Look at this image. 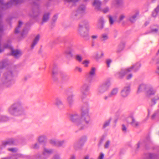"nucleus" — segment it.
Returning <instances> with one entry per match:
<instances>
[{
	"label": "nucleus",
	"instance_id": "1",
	"mask_svg": "<svg viewBox=\"0 0 159 159\" xmlns=\"http://www.w3.org/2000/svg\"><path fill=\"white\" fill-rule=\"evenodd\" d=\"M89 107L88 102L84 103L81 108V116L77 113L69 115L70 120L74 123L79 130H82L87 127L86 125L90 123V117L89 113Z\"/></svg>",
	"mask_w": 159,
	"mask_h": 159
},
{
	"label": "nucleus",
	"instance_id": "2",
	"mask_svg": "<svg viewBox=\"0 0 159 159\" xmlns=\"http://www.w3.org/2000/svg\"><path fill=\"white\" fill-rule=\"evenodd\" d=\"M7 112L14 116H22L25 115L23 103L20 101H17L12 104L8 108Z\"/></svg>",
	"mask_w": 159,
	"mask_h": 159
},
{
	"label": "nucleus",
	"instance_id": "3",
	"mask_svg": "<svg viewBox=\"0 0 159 159\" xmlns=\"http://www.w3.org/2000/svg\"><path fill=\"white\" fill-rule=\"evenodd\" d=\"M88 30L89 29V23L86 21H84L81 22L79 25V27L78 29L79 34L80 36L83 38H87L89 36V34L88 31H85L84 30V27Z\"/></svg>",
	"mask_w": 159,
	"mask_h": 159
},
{
	"label": "nucleus",
	"instance_id": "4",
	"mask_svg": "<svg viewBox=\"0 0 159 159\" xmlns=\"http://www.w3.org/2000/svg\"><path fill=\"white\" fill-rule=\"evenodd\" d=\"M141 66L139 63H137L135 65H134L131 67L125 69H122L121 72L119 74V77L121 78L125 74L128 73L129 72L134 71V72L138 70Z\"/></svg>",
	"mask_w": 159,
	"mask_h": 159
},
{
	"label": "nucleus",
	"instance_id": "5",
	"mask_svg": "<svg viewBox=\"0 0 159 159\" xmlns=\"http://www.w3.org/2000/svg\"><path fill=\"white\" fill-rule=\"evenodd\" d=\"M111 84V83L109 81H107L99 85L97 90L98 95L102 94L108 90Z\"/></svg>",
	"mask_w": 159,
	"mask_h": 159
},
{
	"label": "nucleus",
	"instance_id": "6",
	"mask_svg": "<svg viewBox=\"0 0 159 159\" xmlns=\"http://www.w3.org/2000/svg\"><path fill=\"white\" fill-rule=\"evenodd\" d=\"M53 152V150L52 149L44 148L42 152V155L39 153L35 155V158L36 159H47Z\"/></svg>",
	"mask_w": 159,
	"mask_h": 159
},
{
	"label": "nucleus",
	"instance_id": "7",
	"mask_svg": "<svg viewBox=\"0 0 159 159\" xmlns=\"http://www.w3.org/2000/svg\"><path fill=\"white\" fill-rule=\"evenodd\" d=\"M85 9V7L84 5L80 6L77 11H74L72 13L71 17L75 19H79L81 16L82 14L84 12Z\"/></svg>",
	"mask_w": 159,
	"mask_h": 159
},
{
	"label": "nucleus",
	"instance_id": "8",
	"mask_svg": "<svg viewBox=\"0 0 159 159\" xmlns=\"http://www.w3.org/2000/svg\"><path fill=\"white\" fill-rule=\"evenodd\" d=\"M4 48H8L11 49V54L16 58L19 57L21 55V52L18 50H14L11 45L10 43L8 42L7 44H5L4 45Z\"/></svg>",
	"mask_w": 159,
	"mask_h": 159
},
{
	"label": "nucleus",
	"instance_id": "9",
	"mask_svg": "<svg viewBox=\"0 0 159 159\" xmlns=\"http://www.w3.org/2000/svg\"><path fill=\"white\" fill-rule=\"evenodd\" d=\"M130 90L129 86H127L124 87L121 90L120 95L123 98H125L129 95Z\"/></svg>",
	"mask_w": 159,
	"mask_h": 159
},
{
	"label": "nucleus",
	"instance_id": "10",
	"mask_svg": "<svg viewBox=\"0 0 159 159\" xmlns=\"http://www.w3.org/2000/svg\"><path fill=\"white\" fill-rule=\"evenodd\" d=\"M49 142L53 146L57 147H61L66 142V141L64 140H58L55 139H52L50 140Z\"/></svg>",
	"mask_w": 159,
	"mask_h": 159
},
{
	"label": "nucleus",
	"instance_id": "11",
	"mask_svg": "<svg viewBox=\"0 0 159 159\" xmlns=\"http://www.w3.org/2000/svg\"><path fill=\"white\" fill-rule=\"evenodd\" d=\"M16 141V139H11L6 141L3 142L2 145L0 146V149H2L7 145L15 144Z\"/></svg>",
	"mask_w": 159,
	"mask_h": 159
},
{
	"label": "nucleus",
	"instance_id": "12",
	"mask_svg": "<svg viewBox=\"0 0 159 159\" xmlns=\"http://www.w3.org/2000/svg\"><path fill=\"white\" fill-rule=\"evenodd\" d=\"M89 86L88 84H84L80 88V91L82 94L81 98L83 99L87 95L86 93L89 90Z\"/></svg>",
	"mask_w": 159,
	"mask_h": 159
},
{
	"label": "nucleus",
	"instance_id": "13",
	"mask_svg": "<svg viewBox=\"0 0 159 159\" xmlns=\"http://www.w3.org/2000/svg\"><path fill=\"white\" fill-rule=\"evenodd\" d=\"M128 123L131 124L134 127H137L139 125V123L136 121L132 116H129L127 119Z\"/></svg>",
	"mask_w": 159,
	"mask_h": 159
},
{
	"label": "nucleus",
	"instance_id": "14",
	"mask_svg": "<svg viewBox=\"0 0 159 159\" xmlns=\"http://www.w3.org/2000/svg\"><path fill=\"white\" fill-rule=\"evenodd\" d=\"M149 87V85L143 83L139 85L137 91V93H139L143 92H145Z\"/></svg>",
	"mask_w": 159,
	"mask_h": 159
},
{
	"label": "nucleus",
	"instance_id": "15",
	"mask_svg": "<svg viewBox=\"0 0 159 159\" xmlns=\"http://www.w3.org/2000/svg\"><path fill=\"white\" fill-rule=\"evenodd\" d=\"M96 68L95 67H92L89 71L88 76V79L89 80L91 81L93 77L95 76L96 74Z\"/></svg>",
	"mask_w": 159,
	"mask_h": 159
},
{
	"label": "nucleus",
	"instance_id": "16",
	"mask_svg": "<svg viewBox=\"0 0 159 159\" xmlns=\"http://www.w3.org/2000/svg\"><path fill=\"white\" fill-rule=\"evenodd\" d=\"M99 39L101 42H105L109 39V33L107 32L102 34L100 36Z\"/></svg>",
	"mask_w": 159,
	"mask_h": 159
},
{
	"label": "nucleus",
	"instance_id": "17",
	"mask_svg": "<svg viewBox=\"0 0 159 159\" xmlns=\"http://www.w3.org/2000/svg\"><path fill=\"white\" fill-rule=\"evenodd\" d=\"M12 75L11 72L10 71L4 74V76L7 81V83H6L7 85L8 83L11 84V83L12 82L11 81V79L12 78Z\"/></svg>",
	"mask_w": 159,
	"mask_h": 159
},
{
	"label": "nucleus",
	"instance_id": "18",
	"mask_svg": "<svg viewBox=\"0 0 159 159\" xmlns=\"http://www.w3.org/2000/svg\"><path fill=\"white\" fill-rule=\"evenodd\" d=\"M156 93V90L153 89L150 85L148 89L146 90L145 93L147 96L149 97L152 95H154Z\"/></svg>",
	"mask_w": 159,
	"mask_h": 159
},
{
	"label": "nucleus",
	"instance_id": "19",
	"mask_svg": "<svg viewBox=\"0 0 159 159\" xmlns=\"http://www.w3.org/2000/svg\"><path fill=\"white\" fill-rule=\"evenodd\" d=\"M104 19L102 17H100L98 20V23L97 25V27L98 29L101 30L104 27Z\"/></svg>",
	"mask_w": 159,
	"mask_h": 159
},
{
	"label": "nucleus",
	"instance_id": "20",
	"mask_svg": "<svg viewBox=\"0 0 159 159\" xmlns=\"http://www.w3.org/2000/svg\"><path fill=\"white\" fill-rule=\"evenodd\" d=\"M119 90L118 88L115 87L113 88L109 93L111 97H115L117 95Z\"/></svg>",
	"mask_w": 159,
	"mask_h": 159
},
{
	"label": "nucleus",
	"instance_id": "21",
	"mask_svg": "<svg viewBox=\"0 0 159 159\" xmlns=\"http://www.w3.org/2000/svg\"><path fill=\"white\" fill-rule=\"evenodd\" d=\"M40 37V35L39 34H38L35 37L31 46V49H33L34 47L37 43Z\"/></svg>",
	"mask_w": 159,
	"mask_h": 159
},
{
	"label": "nucleus",
	"instance_id": "22",
	"mask_svg": "<svg viewBox=\"0 0 159 159\" xmlns=\"http://www.w3.org/2000/svg\"><path fill=\"white\" fill-rule=\"evenodd\" d=\"M138 14V13L136 12L134 14L131 15L129 18L128 20L131 23H134L136 19V17Z\"/></svg>",
	"mask_w": 159,
	"mask_h": 159
},
{
	"label": "nucleus",
	"instance_id": "23",
	"mask_svg": "<svg viewBox=\"0 0 159 159\" xmlns=\"http://www.w3.org/2000/svg\"><path fill=\"white\" fill-rule=\"evenodd\" d=\"M74 95L73 94L69 95L67 98V102L69 105L71 107L74 104V100L73 97Z\"/></svg>",
	"mask_w": 159,
	"mask_h": 159
},
{
	"label": "nucleus",
	"instance_id": "24",
	"mask_svg": "<svg viewBox=\"0 0 159 159\" xmlns=\"http://www.w3.org/2000/svg\"><path fill=\"white\" fill-rule=\"evenodd\" d=\"M93 6L95 7V8L98 10H101L100 6L101 2L98 0H95L93 3Z\"/></svg>",
	"mask_w": 159,
	"mask_h": 159
},
{
	"label": "nucleus",
	"instance_id": "25",
	"mask_svg": "<svg viewBox=\"0 0 159 159\" xmlns=\"http://www.w3.org/2000/svg\"><path fill=\"white\" fill-rule=\"evenodd\" d=\"M123 3V0H114L112 3V6L115 7L117 5L118 6L122 5Z\"/></svg>",
	"mask_w": 159,
	"mask_h": 159
},
{
	"label": "nucleus",
	"instance_id": "26",
	"mask_svg": "<svg viewBox=\"0 0 159 159\" xmlns=\"http://www.w3.org/2000/svg\"><path fill=\"white\" fill-rule=\"evenodd\" d=\"M86 138L84 137L82 138L79 140V141L76 142L74 144V147H76L77 146L80 145L81 144L82 142H84L86 141Z\"/></svg>",
	"mask_w": 159,
	"mask_h": 159
},
{
	"label": "nucleus",
	"instance_id": "27",
	"mask_svg": "<svg viewBox=\"0 0 159 159\" xmlns=\"http://www.w3.org/2000/svg\"><path fill=\"white\" fill-rule=\"evenodd\" d=\"M104 55L103 52H97L95 55L94 56V57L95 59L98 61L99 59L101 58Z\"/></svg>",
	"mask_w": 159,
	"mask_h": 159
},
{
	"label": "nucleus",
	"instance_id": "28",
	"mask_svg": "<svg viewBox=\"0 0 159 159\" xmlns=\"http://www.w3.org/2000/svg\"><path fill=\"white\" fill-rule=\"evenodd\" d=\"M54 104L58 107L63 105V103L61 99L59 98H56Z\"/></svg>",
	"mask_w": 159,
	"mask_h": 159
},
{
	"label": "nucleus",
	"instance_id": "29",
	"mask_svg": "<svg viewBox=\"0 0 159 159\" xmlns=\"http://www.w3.org/2000/svg\"><path fill=\"white\" fill-rule=\"evenodd\" d=\"M120 72H121V71L118 74H117L116 75V76H117V77H118V78H120V79H122L124 77V75H126V79L127 80H130V79H131L133 77V75H132V73H130L131 72H129L128 73L125 74L122 77V78H120L119 77V74L120 73Z\"/></svg>",
	"mask_w": 159,
	"mask_h": 159
},
{
	"label": "nucleus",
	"instance_id": "30",
	"mask_svg": "<svg viewBox=\"0 0 159 159\" xmlns=\"http://www.w3.org/2000/svg\"><path fill=\"white\" fill-rule=\"evenodd\" d=\"M47 139V137L45 135H42L39 137L38 140L39 143H42L45 142Z\"/></svg>",
	"mask_w": 159,
	"mask_h": 159
},
{
	"label": "nucleus",
	"instance_id": "31",
	"mask_svg": "<svg viewBox=\"0 0 159 159\" xmlns=\"http://www.w3.org/2000/svg\"><path fill=\"white\" fill-rule=\"evenodd\" d=\"M49 15L50 13L49 12L45 13L44 14L43 18V22H46L48 20L49 17Z\"/></svg>",
	"mask_w": 159,
	"mask_h": 159
},
{
	"label": "nucleus",
	"instance_id": "32",
	"mask_svg": "<svg viewBox=\"0 0 159 159\" xmlns=\"http://www.w3.org/2000/svg\"><path fill=\"white\" fill-rule=\"evenodd\" d=\"M111 120L112 118L111 117H110L105 121L103 126V127L104 128H106L109 125Z\"/></svg>",
	"mask_w": 159,
	"mask_h": 159
},
{
	"label": "nucleus",
	"instance_id": "33",
	"mask_svg": "<svg viewBox=\"0 0 159 159\" xmlns=\"http://www.w3.org/2000/svg\"><path fill=\"white\" fill-rule=\"evenodd\" d=\"M9 120V118L5 116L1 115L0 116V121L5 122Z\"/></svg>",
	"mask_w": 159,
	"mask_h": 159
},
{
	"label": "nucleus",
	"instance_id": "34",
	"mask_svg": "<svg viewBox=\"0 0 159 159\" xmlns=\"http://www.w3.org/2000/svg\"><path fill=\"white\" fill-rule=\"evenodd\" d=\"M108 17L109 19V23L110 25L113 24L114 22V19H116V17L115 16H112L111 15H109Z\"/></svg>",
	"mask_w": 159,
	"mask_h": 159
},
{
	"label": "nucleus",
	"instance_id": "35",
	"mask_svg": "<svg viewBox=\"0 0 159 159\" xmlns=\"http://www.w3.org/2000/svg\"><path fill=\"white\" fill-rule=\"evenodd\" d=\"M159 12V6H158L157 8H155L153 11L152 13V15L153 17H156L157 13Z\"/></svg>",
	"mask_w": 159,
	"mask_h": 159
},
{
	"label": "nucleus",
	"instance_id": "36",
	"mask_svg": "<svg viewBox=\"0 0 159 159\" xmlns=\"http://www.w3.org/2000/svg\"><path fill=\"white\" fill-rule=\"evenodd\" d=\"M22 25V22L21 21H19V24L17 27H16L15 30V32L16 33H18L19 32V29Z\"/></svg>",
	"mask_w": 159,
	"mask_h": 159
},
{
	"label": "nucleus",
	"instance_id": "37",
	"mask_svg": "<svg viewBox=\"0 0 159 159\" xmlns=\"http://www.w3.org/2000/svg\"><path fill=\"white\" fill-rule=\"evenodd\" d=\"M13 159H17V158L19 157L23 158L24 157V155L20 154H17L16 155L12 156Z\"/></svg>",
	"mask_w": 159,
	"mask_h": 159
},
{
	"label": "nucleus",
	"instance_id": "38",
	"mask_svg": "<svg viewBox=\"0 0 159 159\" xmlns=\"http://www.w3.org/2000/svg\"><path fill=\"white\" fill-rule=\"evenodd\" d=\"M154 157L155 155L152 154L148 153L146 155V157L148 159H152Z\"/></svg>",
	"mask_w": 159,
	"mask_h": 159
},
{
	"label": "nucleus",
	"instance_id": "39",
	"mask_svg": "<svg viewBox=\"0 0 159 159\" xmlns=\"http://www.w3.org/2000/svg\"><path fill=\"white\" fill-rule=\"evenodd\" d=\"M125 17L126 16L125 14H121L119 17L118 22H120L122 21L125 18Z\"/></svg>",
	"mask_w": 159,
	"mask_h": 159
},
{
	"label": "nucleus",
	"instance_id": "40",
	"mask_svg": "<svg viewBox=\"0 0 159 159\" xmlns=\"http://www.w3.org/2000/svg\"><path fill=\"white\" fill-rule=\"evenodd\" d=\"M98 37V35H93L91 36V38L93 39L92 45V46H93L95 45L94 40L97 39Z\"/></svg>",
	"mask_w": 159,
	"mask_h": 159
},
{
	"label": "nucleus",
	"instance_id": "41",
	"mask_svg": "<svg viewBox=\"0 0 159 159\" xmlns=\"http://www.w3.org/2000/svg\"><path fill=\"white\" fill-rule=\"evenodd\" d=\"M158 100H159V94L157 95L152 100V102L153 104H154L156 103V101Z\"/></svg>",
	"mask_w": 159,
	"mask_h": 159
},
{
	"label": "nucleus",
	"instance_id": "42",
	"mask_svg": "<svg viewBox=\"0 0 159 159\" xmlns=\"http://www.w3.org/2000/svg\"><path fill=\"white\" fill-rule=\"evenodd\" d=\"M28 30L26 28L24 29L22 33H21V35L22 37H24L27 34L28 32Z\"/></svg>",
	"mask_w": 159,
	"mask_h": 159
},
{
	"label": "nucleus",
	"instance_id": "43",
	"mask_svg": "<svg viewBox=\"0 0 159 159\" xmlns=\"http://www.w3.org/2000/svg\"><path fill=\"white\" fill-rule=\"evenodd\" d=\"M39 148V144L38 143H36L31 146V148L34 149H37Z\"/></svg>",
	"mask_w": 159,
	"mask_h": 159
},
{
	"label": "nucleus",
	"instance_id": "44",
	"mask_svg": "<svg viewBox=\"0 0 159 159\" xmlns=\"http://www.w3.org/2000/svg\"><path fill=\"white\" fill-rule=\"evenodd\" d=\"M75 58L76 60L79 62H81L82 60V56L80 55H76Z\"/></svg>",
	"mask_w": 159,
	"mask_h": 159
},
{
	"label": "nucleus",
	"instance_id": "45",
	"mask_svg": "<svg viewBox=\"0 0 159 159\" xmlns=\"http://www.w3.org/2000/svg\"><path fill=\"white\" fill-rule=\"evenodd\" d=\"M89 61L88 60L84 61L82 63L85 67H87L88 66L89 64Z\"/></svg>",
	"mask_w": 159,
	"mask_h": 159
},
{
	"label": "nucleus",
	"instance_id": "46",
	"mask_svg": "<svg viewBox=\"0 0 159 159\" xmlns=\"http://www.w3.org/2000/svg\"><path fill=\"white\" fill-rule=\"evenodd\" d=\"M121 129H122V132L124 133H125L127 132V127L124 124H123L122 125Z\"/></svg>",
	"mask_w": 159,
	"mask_h": 159
},
{
	"label": "nucleus",
	"instance_id": "47",
	"mask_svg": "<svg viewBox=\"0 0 159 159\" xmlns=\"http://www.w3.org/2000/svg\"><path fill=\"white\" fill-rule=\"evenodd\" d=\"M112 62V60L111 59H107L106 60V63L107 65V66L108 67H109L110 66V65Z\"/></svg>",
	"mask_w": 159,
	"mask_h": 159
},
{
	"label": "nucleus",
	"instance_id": "48",
	"mask_svg": "<svg viewBox=\"0 0 159 159\" xmlns=\"http://www.w3.org/2000/svg\"><path fill=\"white\" fill-rule=\"evenodd\" d=\"M65 54L68 55L70 57H72V55L71 53V52L69 50H67L65 52Z\"/></svg>",
	"mask_w": 159,
	"mask_h": 159
},
{
	"label": "nucleus",
	"instance_id": "49",
	"mask_svg": "<svg viewBox=\"0 0 159 159\" xmlns=\"http://www.w3.org/2000/svg\"><path fill=\"white\" fill-rule=\"evenodd\" d=\"M123 45L122 46H120L118 48L116 52H121L123 49Z\"/></svg>",
	"mask_w": 159,
	"mask_h": 159
},
{
	"label": "nucleus",
	"instance_id": "50",
	"mask_svg": "<svg viewBox=\"0 0 159 159\" xmlns=\"http://www.w3.org/2000/svg\"><path fill=\"white\" fill-rule=\"evenodd\" d=\"M52 159H61L60 155L56 154L54 155Z\"/></svg>",
	"mask_w": 159,
	"mask_h": 159
},
{
	"label": "nucleus",
	"instance_id": "51",
	"mask_svg": "<svg viewBox=\"0 0 159 159\" xmlns=\"http://www.w3.org/2000/svg\"><path fill=\"white\" fill-rule=\"evenodd\" d=\"M7 150L11 152H15L17 151V149L16 148H8Z\"/></svg>",
	"mask_w": 159,
	"mask_h": 159
},
{
	"label": "nucleus",
	"instance_id": "52",
	"mask_svg": "<svg viewBox=\"0 0 159 159\" xmlns=\"http://www.w3.org/2000/svg\"><path fill=\"white\" fill-rule=\"evenodd\" d=\"M158 30V27H157V28H152L151 30V31L152 32H153L154 33H156L157 32Z\"/></svg>",
	"mask_w": 159,
	"mask_h": 159
},
{
	"label": "nucleus",
	"instance_id": "53",
	"mask_svg": "<svg viewBox=\"0 0 159 159\" xmlns=\"http://www.w3.org/2000/svg\"><path fill=\"white\" fill-rule=\"evenodd\" d=\"M111 97L109 93L108 95H105L103 97V99L105 100H107L109 98H111Z\"/></svg>",
	"mask_w": 159,
	"mask_h": 159
},
{
	"label": "nucleus",
	"instance_id": "54",
	"mask_svg": "<svg viewBox=\"0 0 159 159\" xmlns=\"http://www.w3.org/2000/svg\"><path fill=\"white\" fill-rule=\"evenodd\" d=\"M110 143V142L109 141H107L105 143V144L104 145V147L105 148H108L109 147V144Z\"/></svg>",
	"mask_w": 159,
	"mask_h": 159
},
{
	"label": "nucleus",
	"instance_id": "55",
	"mask_svg": "<svg viewBox=\"0 0 159 159\" xmlns=\"http://www.w3.org/2000/svg\"><path fill=\"white\" fill-rule=\"evenodd\" d=\"M75 70L80 72H81L82 71V68L78 66H77L75 67Z\"/></svg>",
	"mask_w": 159,
	"mask_h": 159
},
{
	"label": "nucleus",
	"instance_id": "56",
	"mask_svg": "<svg viewBox=\"0 0 159 159\" xmlns=\"http://www.w3.org/2000/svg\"><path fill=\"white\" fill-rule=\"evenodd\" d=\"M104 13H106L109 11V8L108 7H106L102 10Z\"/></svg>",
	"mask_w": 159,
	"mask_h": 159
},
{
	"label": "nucleus",
	"instance_id": "57",
	"mask_svg": "<svg viewBox=\"0 0 159 159\" xmlns=\"http://www.w3.org/2000/svg\"><path fill=\"white\" fill-rule=\"evenodd\" d=\"M104 154L102 153H101L100 154L99 156L98 157V159H103V158H104Z\"/></svg>",
	"mask_w": 159,
	"mask_h": 159
},
{
	"label": "nucleus",
	"instance_id": "58",
	"mask_svg": "<svg viewBox=\"0 0 159 159\" xmlns=\"http://www.w3.org/2000/svg\"><path fill=\"white\" fill-rule=\"evenodd\" d=\"M157 114L156 113H154L153 114L152 116V118L153 119L155 118V117L156 116Z\"/></svg>",
	"mask_w": 159,
	"mask_h": 159
},
{
	"label": "nucleus",
	"instance_id": "59",
	"mask_svg": "<svg viewBox=\"0 0 159 159\" xmlns=\"http://www.w3.org/2000/svg\"><path fill=\"white\" fill-rule=\"evenodd\" d=\"M157 64H159V61H158L157 62ZM157 72L159 74V66H158L157 70Z\"/></svg>",
	"mask_w": 159,
	"mask_h": 159
},
{
	"label": "nucleus",
	"instance_id": "60",
	"mask_svg": "<svg viewBox=\"0 0 159 159\" xmlns=\"http://www.w3.org/2000/svg\"><path fill=\"white\" fill-rule=\"evenodd\" d=\"M70 159H75V157L74 155H72L70 157Z\"/></svg>",
	"mask_w": 159,
	"mask_h": 159
},
{
	"label": "nucleus",
	"instance_id": "61",
	"mask_svg": "<svg viewBox=\"0 0 159 159\" xmlns=\"http://www.w3.org/2000/svg\"><path fill=\"white\" fill-rule=\"evenodd\" d=\"M84 159H89V155L86 156L84 157Z\"/></svg>",
	"mask_w": 159,
	"mask_h": 159
},
{
	"label": "nucleus",
	"instance_id": "62",
	"mask_svg": "<svg viewBox=\"0 0 159 159\" xmlns=\"http://www.w3.org/2000/svg\"><path fill=\"white\" fill-rule=\"evenodd\" d=\"M57 18V16H54V18H55V19L56 20Z\"/></svg>",
	"mask_w": 159,
	"mask_h": 159
},
{
	"label": "nucleus",
	"instance_id": "63",
	"mask_svg": "<svg viewBox=\"0 0 159 159\" xmlns=\"http://www.w3.org/2000/svg\"><path fill=\"white\" fill-rule=\"evenodd\" d=\"M52 74L53 75H54L55 74L54 72L53 71H52Z\"/></svg>",
	"mask_w": 159,
	"mask_h": 159
},
{
	"label": "nucleus",
	"instance_id": "64",
	"mask_svg": "<svg viewBox=\"0 0 159 159\" xmlns=\"http://www.w3.org/2000/svg\"><path fill=\"white\" fill-rule=\"evenodd\" d=\"M159 54V50H158V52L157 53V55L158 54Z\"/></svg>",
	"mask_w": 159,
	"mask_h": 159
}]
</instances>
